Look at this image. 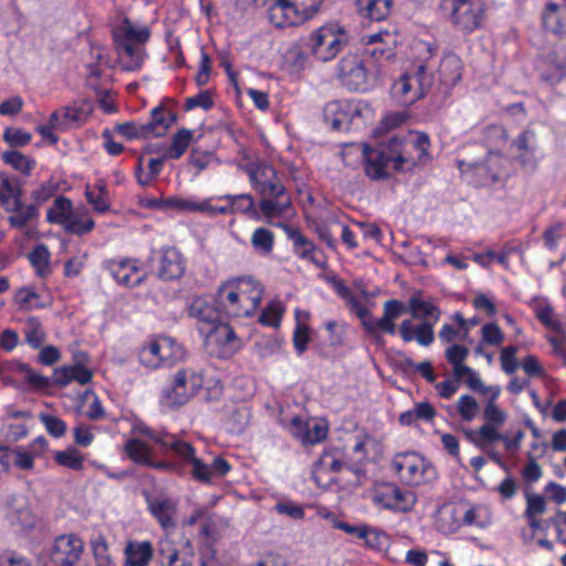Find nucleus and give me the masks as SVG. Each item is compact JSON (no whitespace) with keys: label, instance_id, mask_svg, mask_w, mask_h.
<instances>
[{"label":"nucleus","instance_id":"obj_7","mask_svg":"<svg viewBox=\"0 0 566 566\" xmlns=\"http://www.w3.org/2000/svg\"><path fill=\"white\" fill-rule=\"evenodd\" d=\"M373 109L363 99H335L324 107V119L338 132L357 130L373 117Z\"/></svg>","mask_w":566,"mask_h":566},{"label":"nucleus","instance_id":"obj_38","mask_svg":"<svg viewBox=\"0 0 566 566\" xmlns=\"http://www.w3.org/2000/svg\"><path fill=\"white\" fill-rule=\"evenodd\" d=\"M85 197L93 209L98 213H105L111 209L109 191L104 180H98L94 186H87Z\"/></svg>","mask_w":566,"mask_h":566},{"label":"nucleus","instance_id":"obj_60","mask_svg":"<svg viewBox=\"0 0 566 566\" xmlns=\"http://www.w3.org/2000/svg\"><path fill=\"white\" fill-rule=\"evenodd\" d=\"M19 371L24 375L25 380L35 389H46L51 381L48 377L34 371L29 365L21 364Z\"/></svg>","mask_w":566,"mask_h":566},{"label":"nucleus","instance_id":"obj_28","mask_svg":"<svg viewBox=\"0 0 566 566\" xmlns=\"http://www.w3.org/2000/svg\"><path fill=\"white\" fill-rule=\"evenodd\" d=\"M21 195H15L3 207L6 211L11 212L8 222L12 228L23 229L39 217V207L35 203L25 205L21 201Z\"/></svg>","mask_w":566,"mask_h":566},{"label":"nucleus","instance_id":"obj_63","mask_svg":"<svg viewBox=\"0 0 566 566\" xmlns=\"http://www.w3.org/2000/svg\"><path fill=\"white\" fill-rule=\"evenodd\" d=\"M564 237V226L560 222L554 223L548 227L543 233L545 247L549 251H556L560 239Z\"/></svg>","mask_w":566,"mask_h":566},{"label":"nucleus","instance_id":"obj_10","mask_svg":"<svg viewBox=\"0 0 566 566\" xmlns=\"http://www.w3.org/2000/svg\"><path fill=\"white\" fill-rule=\"evenodd\" d=\"M324 0H276L269 9L270 22L279 29L297 27L313 19Z\"/></svg>","mask_w":566,"mask_h":566},{"label":"nucleus","instance_id":"obj_18","mask_svg":"<svg viewBox=\"0 0 566 566\" xmlns=\"http://www.w3.org/2000/svg\"><path fill=\"white\" fill-rule=\"evenodd\" d=\"M104 270L115 280L118 285L134 287L142 284L146 275L140 269L137 259L120 258L106 260L103 263Z\"/></svg>","mask_w":566,"mask_h":566},{"label":"nucleus","instance_id":"obj_13","mask_svg":"<svg viewBox=\"0 0 566 566\" xmlns=\"http://www.w3.org/2000/svg\"><path fill=\"white\" fill-rule=\"evenodd\" d=\"M391 465L400 481L408 485H420L437 476L433 465L416 452L397 454Z\"/></svg>","mask_w":566,"mask_h":566},{"label":"nucleus","instance_id":"obj_40","mask_svg":"<svg viewBox=\"0 0 566 566\" xmlns=\"http://www.w3.org/2000/svg\"><path fill=\"white\" fill-rule=\"evenodd\" d=\"M73 203L65 196H59L46 212V220L50 223L64 226L73 214Z\"/></svg>","mask_w":566,"mask_h":566},{"label":"nucleus","instance_id":"obj_14","mask_svg":"<svg viewBox=\"0 0 566 566\" xmlns=\"http://www.w3.org/2000/svg\"><path fill=\"white\" fill-rule=\"evenodd\" d=\"M346 42V34L340 27L324 25L311 34L307 48L317 60L327 62L337 56Z\"/></svg>","mask_w":566,"mask_h":566},{"label":"nucleus","instance_id":"obj_15","mask_svg":"<svg viewBox=\"0 0 566 566\" xmlns=\"http://www.w3.org/2000/svg\"><path fill=\"white\" fill-rule=\"evenodd\" d=\"M202 376L193 369H179L171 385L163 389L161 400L170 407L184 406L202 387Z\"/></svg>","mask_w":566,"mask_h":566},{"label":"nucleus","instance_id":"obj_46","mask_svg":"<svg viewBox=\"0 0 566 566\" xmlns=\"http://www.w3.org/2000/svg\"><path fill=\"white\" fill-rule=\"evenodd\" d=\"M140 365L148 369H157L163 367V356L159 352L158 338L144 344L138 353Z\"/></svg>","mask_w":566,"mask_h":566},{"label":"nucleus","instance_id":"obj_9","mask_svg":"<svg viewBox=\"0 0 566 566\" xmlns=\"http://www.w3.org/2000/svg\"><path fill=\"white\" fill-rule=\"evenodd\" d=\"M440 9L463 34H471L483 28L486 12L484 0H442Z\"/></svg>","mask_w":566,"mask_h":566},{"label":"nucleus","instance_id":"obj_26","mask_svg":"<svg viewBox=\"0 0 566 566\" xmlns=\"http://www.w3.org/2000/svg\"><path fill=\"white\" fill-rule=\"evenodd\" d=\"M241 298V314L243 317L252 316L260 306L263 287L261 283L250 276L232 279Z\"/></svg>","mask_w":566,"mask_h":566},{"label":"nucleus","instance_id":"obj_29","mask_svg":"<svg viewBox=\"0 0 566 566\" xmlns=\"http://www.w3.org/2000/svg\"><path fill=\"white\" fill-rule=\"evenodd\" d=\"M6 517L11 525H17L21 528H32L35 523V517L29 502L22 495H13L10 499Z\"/></svg>","mask_w":566,"mask_h":566},{"label":"nucleus","instance_id":"obj_22","mask_svg":"<svg viewBox=\"0 0 566 566\" xmlns=\"http://www.w3.org/2000/svg\"><path fill=\"white\" fill-rule=\"evenodd\" d=\"M87 355L78 352L74 355L73 365L57 367L53 371V382L60 387H65L71 382L87 385L93 378V373L86 367Z\"/></svg>","mask_w":566,"mask_h":566},{"label":"nucleus","instance_id":"obj_56","mask_svg":"<svg viewBox=\"0 0 566 566\" xmlns=\"http://www.w3.org/2000/svg\"><path fill=\"white\" fill-rule=\"evenodd\" d=\"M54 460L57 464L76 471L83 468L84 461L81 453L74 448L56 452Z\"/></svg>","mask_w":566,"mask_h":566},{"label":"nucleus","instance_id":"obj_45","mask_svg":"<svg viewBox=\"0 0 566 566\" xmlns=\"http://www.w3.org/2000/svg\"><path fill=\"white\" fill-rule=\"evenodd\" d=\"M274 239V233L270 229L259 227L251 235V244L258 254L268 256L273 252Z\"/></svg>","mask_w":566,"mask_h":566},{"label":"nucleus","instance_id":"obj_11","mask_svg":"<svg viewBox=\"0 0 566 566\" xmlns=\"http://www.w3.org/2000/svg\"><path fill=\"white\" fill-rule=\"evenodd\" d=\"M500 392L499 387L493 389L482 412L483 424L475 432L470 433L471 441L481 450H488L489 447L497 442V439H501L500 428L509 418L507 412L495 402Z\"/></svg>","mask_w":566,"mask_h":566},{"label":"nucleus","instance_id":"obj_39","mask_svg":"<svg viewBox=\"0 0 566 566\" xmlns=\"http://www.w3.org/2000/svg\"><path fill=\"white\" fill-rule=\"evenodd\" d=\"M149 510L164 530L169 531L175 528L176 523L174 514L176 509L170 500L156 499L149 503Z\"/></svg>","mask_w":566,"mask_h":566},{"label":"nucleus","instance_id":"obj_20","mask_svg":"<svg viewBox=\"0 0 566 566\" xmlns=\"http://www.w3.org/2000/svg\"><path fill=\"white\" fill-rule=\"evenodd\" d=\"M339 77L349 90L367 91L374 74L367 69L361 59L346 56L339 62Z\"/></svg>","mask_w":566,"mask_h":566},{"label":"nucleus","instance_id":"obj_52","mask_svg":"<svg viewBox=\"0 0 566 566\" xmlns=\"http://www.w3.org/2000/svg\"><path fill=\"white\" fill-rule=\"evenodd\" d=\"M192 139V132L186 128L179 129L171 139L168 156L172 159L180 158L189 147Z\"/></svg>","mask_w":566,"mask_h":566},{"label":"nucleus","instance_id":"obj_21","mask_svg":"<svg viewBox=\"0 0 566 566\" xmlns=\"http://www.w3.org/2000/svg\"><path fill=\"white\" fill-rule=\"evenodd\" d=\"M417 502L413 492L401 490L396 484H386L379 488L374 495V503L382 509L408 512Z\"/></svg>","mask_w":566,"mask_h":566},{"label":"nucleus","instance_id":"obj_51","mask_svg":"<svg viewBox=\"0 0 566 566\" xmlns=\"http://www.w3.org/2000/svg\"><path fill=\"white\" fill-rule=\"evenodd\" d=\"M2 159L7 165L13 169L22 172L30 174L35 167V161L18 150H10L2 154Z\"/></svg>","mask_w":566,"mask_h":566},{"label":"nucleus","instance_id":"obj_19","mask_svg":"<svg viewBox=\"0 0 566 566\" xmlns=\"http://www.w3.org/2000/svg\"><path fill=\"white\" fill-rule=\"evenodd\" d=\"M511 148L514 151V159L524 169L533 171L536 169L543 155L538 148L537 135L533 129L522 130L512 142Z\"/></svg>","mask_w":566,"mask_h":566},{"label":"nucleus","instance_id":"obj_43","mask_svg":"<svg viewBox=\"0 0 566 566\" xmlns=\"http://www.w3.org/2000/svg\"><path fill=\"white\" fill-rule=\"evenodd\" d=\"M158 344L163 356V366H171L185 357V348L171 337H158Z\"/></svg>","mask_w":566,"mask_h":566},{"label":"nucleus","instance_id":"obj_12","mask_svg":"<svg viewBox=\"0 0 566 566\" xmlns=\"http://www.w3.org/2000/svg\"><path fill=\"white\" fill-rule=\"evenodd\" d=\"M399 143L397 140H388L377 148L364 146L363 155L365 163V171L367 176L375 180L385 179L388 177V168L392 167L396 170V160H410V157H402L399 153Z\"/></svg>","mask_w":566,"mask_h":566},{"label":"nucleus","instance_id":"obj_42","mask_svg":"<svg viewBox=\"0 0 566 566\" xmlns=\"http://www.w3.org/2000/svg\"><path fill=\"white\" fill-rule=\"evenodd\" d=\"M211 199L196 201L190 198L169 197L165 199L167 211L177 210L181 212H205L210 208Z\"/></svg>","mask_w":566,"mask_h":566},{"label":"nucleus","instance_id":"obj_57","mask_svg":"<svg viewBox=\"0 0 566 566\" xmlns=\"http://www.w3.org/2000/svg\"><path fill=\"white\" fill-rule=\"evenodd\" d=\"M95 227V221L92 218H81L74 212L67 222L63 226L66 232L82 235L91 232Z\"/></svg>","mask_w":566,"mask_h":566},{"label":"nucleus","instance_id":"obj_24","mask_svg":"<svg viewBox=\"0 0 566 566\" xmlns=\"http://www.w3.org/2000/svg\"><path fill=\"white\" fill-rule=\"evenodd\" d=\"M157 258V275L164 281H174L182 276L186 265L182 254L175 247H163L153 252Z\"/></svg>","mask_w":566,"mask_h":566},{"label":"nucleus","instance_id":"obj_16","mask_svg":"<svg viewBox=\"0 0 566 566\" xmlns=\"http://www.w3.org/2000/svg\"><path fill=\"white\" fill-rule=\"evenodd\" d=\"M389 140H397L400 145L398 149L410 160H396V170H403L429 160L430 140L424 133H409L407 137L394 136Z\"/></svg>","mask_w":566,"mask_h":566},{"label":"nucleus","instance_id":"obj_17","mask_svg":"<svg viewBox=\"0 0 566 566\" xmlns=\"http://www.w3.org/2000/svg\"><path fill=\"white\" fill-rule=\"evenodd\" d=\"M500 156L497 154H489L482 161H465L459 160V169L468 182L474 187L489 186L499 179V163Z\"/></svg>","mask_w":566,"mask_h":566},{"label":"nucleus","instance_id":"obj_58","mask_svg":"<svg viewBox=\"0 0 566 566\" xmlns=\"http://www.w3.org/2000/svg\"><path fill=\"white\" fill-rule=\"evenodd\" d=\"M283 308L279 302H271L261 312L259 322L264 326L277 327L281 323Z\"/></svg>","mask_w":566,"mask_h":566},{"label":"nucleus","instance_id":"obj_4","mask_svg":"<svg viewBox=\"0 0 566 566\" xmlns=\"http://www.w3.org/2000/svg\"><path fill=\"white\" fill-rule=\"evenodd\" d=\"M409 310L413 318H421L420 324L413 325L410 319H405L398 327V333L405 343L416 340L420 346L428 347L434 342L433 327L440 319V310L431 302L412 296L409 300Z\"/></svg>","mask_w":566,"mask_h":566},{"label":"nucleus","instance_id":"obj_33","mask_svg":"<svg viewBox=\"0 0 566 566\" xmlns=\"http://www.w3.org/2000/svg\"><path fill=\"white\" fill-rule=\"evenodd\" d=\"M542 21L545 30L559 38L566 36V6L559 7L551 2L546 6L542 14Z\"/></svg>","mask_w":566,"mask_h":566},{"label":"nucleus","instance_id":"obj_49","mask_svg":"<svg viewBox=\"0 0 566 566\" xmlns=\"http://www.w3.org/2000/svg\"><path fill=\"white\" fill-rule=\"evenodd\" d=\"M566 76V60L557 61L553 55L547 59V69L542 71L541 77L546 83L554 85Z\"/></svg>","mask_w":566,"mask_h":566},{"label":"nucleus","instance_id":"obj_37","mask_svg":"<svg viewBox=\"0 0 566 566\" xmlns=\"http://www.w3.org/2000/svg\"><path fill=\"white\" fill-rule=\"evenodd\" d=\"M175 120L176 115L172 112L161 106L153 108L150 119L145 123L148 128L149 137H159L165 135Z\"/></svg>","mask_w":566,"mask_h":566},{"label":"nucleus","instance_id":"obj_23","mask_svg":"<svg viewBox=\"0 0 566 566\" xmlns=\"http://www.w3.org/2000/svg\"><path fill=\"white\" fill-rule=\"evenodd\" d=\"M83 547L78 536L61 535L54 541L51 559L56 566H75L81 559Z\"/></svg>","mask_w":566,"mask_h":566},{"label":"nucleus","instance_id":"obj_41","mask_svg":"<svg viewBox=\"0 0 566 566\" xmlns=\"http://www.w3.org/2000/svg\"><path fill=\"white\" fill-rule=\"evenodd\" d=\"M344 468L349 469V465L342 460V453L336 449L325 450L315 463L316 473H337Z\"/></svg>","mask_w":566,"mask_h":566},{"label":"nucleus","instance_id":"obj_6","mask_svg":"<svg viewBox=\"0 0 566 566\" xmlns=\"http://www.w3.org/2000/svg\"><path fill=\"white\" fill-rule=\"evenodd\" d=\"M350 312H353L361 323L365 332L379 339L380 333L395 335L397 332L396 321L407 312L405 304L399 300H388L382 306V316L375 318L368 307H366L356 296L348 300Z\"/></svg>","mask_w":566,"mask_h":566},{"label":"nucleus","instance_id":"obj_27","mask_svg":"<svg viewBox=\"0 0 566 566\" xmlns=\"http://www.w3.org/2000/svg\"><path fill=\"white\" fill-rule=\"evenodd\" d=\"M363 41L367 45L365 53L376 62L388 61L396 55L397 34L395 33L379 31L365 35Z\"/></svg>","mask_w":566,"mask_h":566},{"label":"nucleus","instance_id":"obj_31","mask_svg":"<svg viewBox=\"0 0 566 566\" xmlns=\"http://www.w3.org/2000/svg\"><path fill=\"white\" fill-rule=\"evenodd\" d=\"M124 566H149L154 547L149 541H128L124 548Z\"/></svg>","mask_w":566,"mask_h":566},{"label":"nucleus","instance_id":"obj_34","mask_svg":"<svg viewBox=\"0 0 566 566\" xmlns=\"http://www.w3.org/2000/svg\"><path fill=\"white\" fill-rule=\"evenodd\" d=\"M158 558L160 566H191V556L181 554L175 543L169 538H161L158 542Z\"/></svg>","mask_w":566,"mask_h":566},{"label":"nucleus","instance_id":"obj_47","mask_svg":"<svg viewBox=\"0 0 566 566\" xmlns=\"http://www.w3.org/2000/svg\"><path fill=\"white\" fill-rule=\"evenodd\" d=\"M218 199L230 202L232 213H243L249 216L256 214L255 201L252 195L250 193L224 195L218 197Z\"/></svg>","mask_w":566,"mask_h":566},{"label":"nucleus","instance_id":"obj_36","mask_svg":"<svg viewBox=\"0 0 566 566\" xmlns=\"http://www.w3.org/2000/svg\"><path fill=\"white\" fill-rule=\"evenodd\" d=\"M439 76L443 85L454 86L462 76L461 59L454 53L444 54L440 62Z\"/></svg>","mask_w":566,"mask_h":566},{"label":"nucleus","instance_id":"obj_25","mask_svg":"<svg viewBox=\"0 0 566 566\" xmlns=\"http://www.w3.org/2000/svg\"><path fill=\"white\" fill-rule=\"evenodd\" d=\"M124 450L127 457L136 464L156 470H177L178 464L169 461L154 460L153 449L138 438H130L125 442Z\"/></svg>","mask_w":566,"mask_h":566},{"label":"nucleus","instance_id":"obj_8","mask_svg":"<svg viewBox=\"0 0 566 566\" xmlns=\"http://www.w3.org/2000/svg\"><path fill=\"white\" fill-rule=\"evenodd\" d=\"M137 431L143 437L158 444L163 453L171 451L184 464H190L193 479L206 478L205 472L207 469L203 467V462L196 457V449L191 443L180 439L176 434L164 430H155L148 426H140L137 428Z\"/></svg>","mask_w":566,"mask_h":566},{"label":"nucleus","instance_id":"obj_50","mask_svg":"<svg viewBox=\"0 0 566 566\" xmlns=\"http://www.w3.org/2000/svg\"><path fill=\"white\" fill-rule=\"evenodd\" d=\"M164 167L163 158H150L148 161V172H144L143 159H138L136 167V178L139 185L148 186L161 172Z\"/></svg>","mask_w":566,"mask_h":566},{"label":"nucleus","instance_id":"obj_54","mask_svg":"<svg viewBox=\"0 0 566 566\" xmlns=\"http://www.w3.org/2000/svg\"><path fill=\"white\" fill-rule=\"evenodd\" d=\"M115 129L119 135L126 137L129 140L139 138H150L147 130L148 128L146 127L145 123L142 122H125L118 124Z\"/></svg>","mask_w":566,"mask_h":566},{"label":"nucleus","instance_id":"obj_1","mask_svg":"<svg viewBox=\"0 0 566 566\" xmlns=\"http://www.w3.org/2000/svg\"><path fill=\"white\" fill-rule=\"evenodd\" d=\"M413 50L417 54L415 64L391 87L392 97L403 106H409L422 98L434 82V65L430 61L437 55V43L417 40L413 43Z\"/></svg>","mask_w":566,"mask_h":566},{"label":"nucleus","instance_id":"obj_44","mask_svg":"<svg viewBox=\"0 0 566 566\" xmlns=\"http://www.w3.org/2000/svg\"><path fill=\"white\" fill-rule=\"evenodd\" d=\"M50 251L43 243L36 244L29 253L28 259L38 276L45 277L50 274Z\"/></svg>","mask_w":566,"mask_h":566},{"label":"nucleus","instance_id":"obj_64","mask_svg":"<svg viewBox=\"0 0 566 566\" xmlns=\"http://www.w3.org/2000/svg\"><path fill=\"white\" fill-rule=\"evenodd\" d=\"M517 350H518L517 346L510 345V346L504 347L501 352L500 359H501L502 369L509 375H512L513 373H515L518 367L517 359H516Z\"/></svg>","mask_w":566,"mask_h":566},{"label":"nucleus","instance_id":"obj_35","mask_svg":"<svg viewBox=\"0 0 566 566\" xmlns=\"http://www.w3.org/2000/svg\"><path fill=\"white\" fill-rule=\"evenodd\" d=\"M358 14L370 21H382L392 9V0H356Z\"/></svg>","mask_w":566,"mask_h":566},{"label":"nucleus","instance_id":"obj_32","mask_svg":"<svg viewBox=\"0 0 566 566\" xmlns=\"http://www.w3.org/2000/svg\"><path fill=\"white\" fill-rule=\"evenodd\" d=\"M289 240L293 243L294 254L302 259L314 263L316 266H322V263L316 259V245L313 241L307 239L298 229L293 227H284Z\"/></svg>","mask_w":566,"mask_h":566},{"label":"nucleus","instance_id":"obj_5","mask_svg":"<svg viewBox=\"0 0 566 566\" xmlns=\"http://www.w3.org/2000/svg\"><path fill=\"white\" fill-rule=\"evenodd\" d=\"M188 312L189 316L198 321V331L207 343L216 340L234 347L235 333L229 325L221 323L219 306H214L203 296H198L191 301Z\"/></svg>","mask_w":566,"mask_h":566},{"label":"nucleus","instance_id":"obj_61","mask_svg":"<svg viewBox=\"0 0 566 566\" xmlns=\"http://www.w3.org/2000/svg\"><path fill=\"white\" fill-rule=\"evenodd\" d=\"M3 139L11 147H23L31 142L32 135L21 128L9 127L3 133Z\"/></svg>","mask_w":566,"mask_h":566},{"label":"nucleus","instance_id":"obj_2","mask_svg":"<svg viewBox=\"0 0 566 566\" xmlns=\"http://www.w3.org/2000/svg\"><path fill=\"white\" fill-rule=\"evenodd\" d=\"M242 170L248 175L251 187L261 196L260 210L268 218H281L292 211V200L275 168L264 161L245 164Z\"/></svg>","mask_w":566,"mask_h":566},{"label":"nucleus","instance_id":"obj_48","mask_svg":"<svg viewBox=\"0 0 566 566\" xmlns=\"http://www.w3.org/2000/svg\"><path fill=\"white\" fill-rule=\"evenodd\" d=\"M24 342L32 348H41L45 342V332L42 323L36 317H29L23 327Z\"/></svg>","mask_w":566,"mask_h":566},{"label":"nucleus","instance_id":"obj_55","mask_svg":"<svg viewBox=\"0 0 566 566\" xmlns=\"http://www.w3.org/2000/svg\"><path fill=\"white\" fill-rule=\"evenodd\" d=\"M203 467L207 469L205 472L206 478L196 480L207 484L212 482L213 476H226L231 470V464L221 457L214 458L210 465L203 463Z\"/></svg>","mask_w":566,"mask_h":566},{"label":"nucleus","instance_id":"obj_59","mask_svg":"<svg viewBox=\"0 0 566 566\" xmlns=\"http://www.w3.org/2000/svg\"><path fill=\"white\" fill-rule=\"evenodd\" d=\"M482 343L497 347L504 342V333L496 323H486L481 328Z\"/></svg>","mask_w":566,"mask_h":566},{"label":"nucleus","instance_id":"obj_53","mask_svg":"<svg viewBox=\"0 0 566 566\" xmlns=\"http://www.w3.org/2000/svg\"><path fill=\"white\" fill-rule=\"evenodd\" d=\"M480 406L471 395H462L457 401V411L463 421H472L479 413Z\"/></svg>","mask_w":566,"mask_h":566},{"label":"nucleus","instance_id":"obj_3","mask_svg":"<svg viewBox=\"0 0 566 566\" xmlns=\"http://www.w3.org/2000/svg\"><path fill=\"white\" fill-rule=\"evenodd\" d=\"M149 36L148 27L138 25L127 18L114 23L113 38L124 70L132 72L140 69L145 56L144 44Z\"/></svg>","mask_w":566,"mask_h":566},{"label":"nucleus","instance_id":"obj_62","mask_svg":"<svg viewBox=\"0 0 566 566\" xmlns=\"http://www.w3.org/2000/svg\"><path fill=\"white\" fill-rule=\"evenodd\" d=\"M212 93L208 90L201 91L197 95L188 97L185 103L186 111H191L197 107L209 111L212 108Z\"/></svg>","mask_w":566,"mask_h":566},{"label":"nucleus","instance_id":"obj_30","mask_svg":"<svg viewBox=\"0 0 566 566\" xmlns=\"http://www.w3.org/2000/svg\"><path fill=\"white\" fill-rule=\"evenodd\" d=\"M216 302L226 315L231 317H243L241 314V298L232 280H229L219 286Z\"/></svg>","mask_w":566,"mask_h":566}]
</instances>
